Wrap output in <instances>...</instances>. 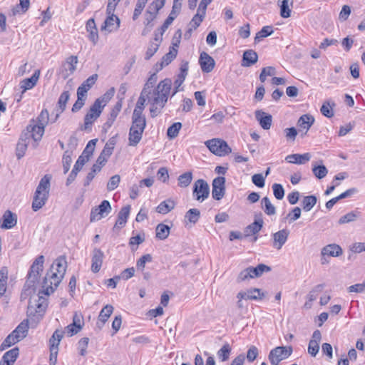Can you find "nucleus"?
<instances>
[{"label": "nucleus", "mask_w": 365, "mask_h": 365, "mask_svg": "<svg viewBox=\"0 0 365 365\" xmlns=\"http://www.w3.org/2000/svg\"><path fill=\"white\" fill-rule=\"evenodd\" d=\"M205 17V14H200L197 11V14L192 17L189 24L190 28L188 29L187 32L191 33L193 29H196L202 22Z\"/></svg>", "instance_id": "obj_42"}, {"label": "nucleus", "mask_w": 365, "mask_h": 365, "mask_svg": "<svg viewBox=\"0 0 365 365\" xmlns=\"http://www.w3.org/2000/svg\"><path fill=\"white\" fill-rule=\"evenodd\" d=\"M148 0H138L137 4L135 5V8L133 15V19L135 21L139 16L141 14L142 11L143 10L145 4H147Z\"/></svg>", "instance_id": "obj_53"}, {"label": "nucleus", "mask_w": 365, "mask_h": 365, "mask_svg": "<svg viewBox=\"0 0 365 365\" xmlns=\"http://www.w3.org/2000/svg\"><path fill=\"white\" fill-rule=\"evenodd\" d=\"M104 257L103 252L100 250H95L93 253V272H98L102 266Z\"/></svg>", "instance_id": "obj_33"}, {"label": "nucleus", "mask_w": 365, "mask_h": 365, "mask_svg": "<svg viewBox=\"0 0 365 365\" xmlns=\"http://www.w3.org/2000/svg\"><path fill=\"white\" fill-rule=\"evenodd\" d=\"M159 43L151 42L145 53V59L149 60L158 50Z\"/></svg>", "instance_id": "obj_59"}, {"label": "nucleus", "mask_w": 365, "mask_h": 365, "mask_svg": "<svg viewBox=\"0 0 365 365\" xmlns=\"http://www.w3.org/2000/svg\"><path fill=\"white\" fill-rule=\"evenodd\" d=\"M67 268V262L64 257H58L51 264L46 272L42 283V292L46 296L50 295L54 292L63 278ZM47 299L42 295L33 296L30 298L27 307L28 316L41 317L47 307Z\"/></svg>", "instance_id": "obj_1"}, {"label": "nucleus", "mask_w": 365, "mask_h": 365, "mask_svg": "<svg viewBox=\"0 0 365 365\" xmlns=\"http://www.w3.org/2000/svg\"><path fill=\"white\" fill-rule=\"evenodd\" d=\"M19 354V350L17 347H15L4 353L1 361L8 362L9 365H14Z\"/></svg>", "instance_id": "obj_36"}, {"label": "nucleus", "mask_w": 365, "mask_h": 365, "mask_svg": "<svg viewBox=\"0 0 365 365\" xmlns=\"http://www.w3.org/2000/svg\"><path fill=\"white\" fill-rule=\"evenodd\" d=\"M157 177L159 180L166 182L169 178L168 169L165 167L160 168L157 173Z\"/></svg>", "instance_id": "obj_64"}, {"label": "nucleus", "mask_w": 365, "mask_h": 365, "mask_svg": "<svg viewBox=\"0 0 365 365\" xmlns=\"http://www.w3.org/2000/svg\"><path fill=\"white\" fill-rule=\"evenodd\" d=\"M146 127L145 118L132 117V125L129 130V145L136 146L142 139L143 133Z\"/></svg>", "instance_id": "obj_5"}, {"label": "nucleus", "mask_w": 365, "mask_h": 365, "mask_svg": "<svg viewBox=\"0 0 365 365\" xmlns=\"http://www.w3.org/2000/svg\"><path fill=\"white\" fill-rule=\"evenodd\" d=\"M301 212V209L299 207H295L289 212L287 218L289 219V222H294L300 217Z\"/></svg>", "instance_id": "obj_61"}, {"label": "nucleus", "mask_w": 365, "mask_h": 365, "mask_svg": "<svg viewBox=\"0 0 365 365\" xmlns=\"http://www.w3.org/2000/svg\"><path fill=\"white\" fill-rule=\"evenodd\" d=\"M113 311V307L111 305H106L101 309L98 316V321L96 323V326L99 329H101L102 327L107 322Z\"/></svg>", "instance_id": "obj_29"}, {"label": "nucleus", "mask_w": 365, "mask_h": 365, "mask_svg": "<svg viewBox=\"0 0 365 365\" xmlns=\"http://www.w3.org/2000/svg\"><path fill=\"white\" fill-rule=\"evenodd\" d=\"M292 346H277L272 349L268 355V359L272 365H279V364L292 354Z\"/></svg>", "instance_id": "obj_6"}, {"label": "nucleus", "mask_w": 365, "mask_h": 365, "mask_svg": "<svg viewBox=\"0 0 365 365\" xmlns=\"http://www.w3.org/2000/svg\"><path fill=\"white\" fill-rule=\"evenodd\" d=\"M361 217V212L358 210L351 211L346 215L341 216L339 220V224L343 225L354 222Z\"/></svg>", "instance_id": "obj_35"}, {"label": "nucleus", "mask_w": 365, "mask_h": 365, "mask_svg": "<svg viewBox=\"0 0 365 365\" xmlns=\"http://www.w3.org/2000/svg\"><path fill=\"white\" fill-rule=\"evenodd\" d=\"M314 122V118L309 114L302 115L297 121V125L302 129L306 130V132L310 128Z\"/></svg>", "instance_id": "obj_34"}, {"label": "nucleus", "mask_w": 365, "mask_h": 365, "mask_svg": "<svg viewBox=\"0 0 365 365\" xmlns=\"http://www.w3.org/2000/svg\"><path fill=\"white\" fill-rule=\"evenodd\" d=\"M182 128V123L180 122L174 123L167 130V135L170 139L176 138Z\"/></svg>", "instance_id": "obj_46"}, {"label": "nucleus", "mask_w": 365, "mask_h": 365, "mask_svg": "<svg viewBox=\"0 0 365 365\" xmlns=\"http://www.w3.org/2000/svg\"><path fill=\"white\" fill-rule=\"evenodd\" d=\"M342 254V249L341 247L336 244H330L322 250V255H327L330 257H338Z\"/></svg>", "instance_id": "obj_32"}, {"label": "nucleus", "mask_w": 365, "mask_h": 365, "mask_svg": "<svg viewBox=\"0 0 365 365\" xmlns=\"http://www.w3.org/2000/svg\"><path fill=\"white\" fill-rule=\"evenodd\" d=\"M112 208L108 200H104L93 210V221H98L107 217L111 212Z\"/></svg>", "instance_id": "obj_14"}, {"label": "nucleus", "mask_w": 365, "mask_h": 365, "mask_svg": "<svg viewBox=\"0 0 365 365\" xmlns=\"http://www.w3.org/2000/svg\"><path fill=\"white\" fill-rule=\"evenodd\" d=\"M89 341L90 339L88 337H83L78 341L77 344V349L78 351V354L81 356H84L87 354L86 349L88 348Z\"/></svg>", "instance_id": "obj_48"}, {"label": "nucleus", "mask_w": 365, "mask_h": 365, "mask_svg": "<svg viewBox=\"0 0 365 365\" xmlns=\"http://www.w3.org/2000/svg\"><path fill=\"white\" fill-rule=\"evenodd\" d=\"M147 91L142 90L140 97L137 101L135 108L133 113V116L134 118H145V117L143 115V111L144 110V106L145 101H148V96L147 94Z\"/></svg>", "instance_id": "obj_18"}, {"label": "nucleus", "mask_w": 365, "mask_h": 365, "mask_svg": "<svg viewBox=\"0 0 365 365\" xmlns=\"http://www.w3.org/2000/svg\"><path fill=\"white\" fill-rule=\"evenodd\" d=\"M289 231L287 229L279 230L272 235L273 247L277 250H280L287 241Z\"/></svg>", "instance_id": "obj_19"}, {"label": "nucleus", "mask_w": 365, "mask_h": 365, "mask_svg": "<svg viewBox=\"0 0 365 365\" xmlns=\"http://www.w3.org/2000/svg\"><path fill=\"white\" fill-rule=\"evenodd\" d=\"M43 262L44 257L43 255H39L35 259L28 274V282L34 284L38 280L40 273L43 271Z\"/></svg>", "instance_id": "obj_11"}, {"label": "nucleus", "mask_w": 365, "mask_h": 365, "mask_svg": "<svg viewBox=\"0 0 365 365\" xmlns=\"http://www.w3.org/2000/svg\"><path fill=\"white\" fill-rule=\"evenodd\" d=\"M259 354V350L255 346H251L247 352L246 358L249 362H253Z\"/></svg>", "instance_id": "obj_58"}, {"label": "nucleus", "mask_w": 365, "mask_h": 365, "mask_svg": "<svg viewBox=\"0 0 365 365\" xmlns=\"http://www.w3.org/2000/svg\"><path fill=\"white\" fill-rule=\"evenodd\" d=\"M273 33V29L271 26H265L256 34L255 42L259 41L262 38L270 36Z\"/></svg>", "instance_id": "obj_47"}, {"label": "nucleus", "mask_w": 365, "mask_h": 365, "mask_svg": "<svg viewBox=\"0 0 365 365\" xmlns=\"http://www.w3.org/2000/svg\"><path fill=\"white\" fill-rule=\"evenodd\" d=\"M317 202V198L314 195H308L305 196L302 201V208L305 212L310 211L313 207L316 205Z\"/></svg>", "instance_id": "obj_40"}, {"label": "nucleus", "mask_w": 365, "mask_h": 365, "mask_svg": "<svg viewBox=\"0 0 365 365\" xmlns=\"http://www.w3.org/2000/svg\"><path fill=\"white\" fill-rule=\"evenodd\" d=\"M321 113L327 118H331L334 115V111L329 103H324L321 107Z\"/></svg>", "instance_id": "obj_63"}, {"label": "nucleus", "mask_w": 365, "mask_h": 365, "mask_svg": "<svg viewBox=\"0 0 365 365\" xmlns=\"http://www.w3.org/2000/svg\"><path fill=\"white\" fill-rule=\"evenodd\" d=\"M157 80H158L157 74L155 73L151 74L150 76L148 78V81H146V83H145L143 90L147 91L148 90L154 88H155L154 86L156 83Z\"/></svg>", "instance_id": "obj_60"}, {"label": "nucleus", "mask_w": 365, "mask_h": 365, "mask_svg": "<svg viewBox=\"0 0 365 365\" xmlns=\"http://www.w3.org/2000/svg\"><path fill=\"white\" fill-rule=\"evenodd\" d=\"M44 128L43 125L38 124H29L26 127V130L23 132L24 134H27V137L29 140L32 138L34 141V147L37 146V142L41 140L43 133Z\"/></svg>", "instance_id": "obj_12"}, {"label": "nucleus", "mask_w": 365, "mask_h": 365, "mask_svg": "<svg viewBox=\"0 0 365 365\" xmlns=\"http://www.w3.org/2000/svg\"><path fill=\"white\" fill-rule=\"evenodd\" d=\"M311 154L306 153L304 154H291L285 158V160L289 163H294L297 165L305 164L311 159Z\"/></svg>", "instance_id": "obj_23"}, {"label": "nucleus", "mask_w": 365, "mask_h": 365, "mask_svg": "<svg viewBox=\"0 0 365 365\" xmlns=\"http://www.w3.org/2000/svg\"><path fill=\"white\" fill-rule=\"evenodd\" d=\"M255 118L260 126L264 130H269L272 123V116L262 110H257L255 112Z\"/></svg>", "instance_id": "obj_20"}, {"label": "nucleus", "mask_w": 365, "mask_h": 365, "mask_svg": "<svg viewBox=\"0 0 365 365\" xmlns=\"http://www.w3.org/2000/svg\"><path fill=\"white\" fill-rule=\"evenodd\" d=\"M120 181V177L119 175L112 176L107 184V190L108 191L114 190L118 187Z\"/></svg>", "instance_id": "obj_54"}, {"label": "nucleus", "mask_w": 365, "mask_h": 365, "mask_svg": "<svg viewBox=\"0 0 365 365\" xmlns=\"http://www.w3.org/2000/svg\"><path fill=\"white\" fill-rule=\"evenodd\" d=\"M280 2V15L282 18H289L291 15V9L289 6V0H279Z\"/></svg>", "instance_id": "obj_49"}, {"label": "nucleus", "mask_w": 365, "mask_h": 365, "mask_svg": "<svg viewBox=\"0 0 365 365\" xmlns=\"http://www.w3.org/2000/svg\"><path fill=\"white\" fill-rule=\"evenodd\" d=\"M78 59L76 56H71L63 62L58 71V75L63 79H66L73 73L76 68Z\"/></svg>", "instance_id": "obj_10"}, {"label": "nucleus", "mask_w": 365, "mask_h": 365, "mask_svg": "<svg viewBox=\"0 0 365 365\" xmlns=\"http://www.w3.org/2000/svg\"><path fill=\"white\" fill-rule=\"evenodd\" d=\"M108 16L101 26V30L108 33L115 31L120 26V19L114 14H107Z\"/></svg>", "instance_id": "obj_16"}, {"label": "nucleus", "mask_w": 365, "mask_h": 365, "mask_svg": "<svg viewBox=\"0 0 365 365\" xmlns=\"http://www.w3.org/2000/svg\"><path fill=\"white\" fill-rule=\"evenodd\" d=\"M51 180L50 175H45L40 180L32 201L31 207L34 212L39 210L46 205L49 197Z\"/></svg>", "instance_id": "obj_3"}, {"label": "nucleus", "mask_w": 365, "mask_h": 365, "mask_svg": "<svg viewBox=\"0 0 365 365\" xmlns=\"http://www.w3.org/2000/svg\"><path fill=\"white\" fill-rule=\"evenodd\" d=\"M63 336V332L62 330L56 329L53 332L52 336L49 339L50 351H52L53 354H55L58 351V345Z\"/></svg>", "instance_id": "obj_28"}, {"label": "nucleus", "mask_w": 365, "mask_h": 365, "mask_svg": "<svg viewBox=\"0 0 365 365\" xmlns=\"http://www.w3.org/2000/svg\"><path fill=\"white\" fill-rule=\"evenodd\" d=\"M273 194L276 199L282 200L284 196V190L281 184L274 183L272 185Z\"/></svg>", "instance_id": "obj_56"}, {"label": "nucleus", "mask_w": 365, "mask_h": 365, "mask_svg": "<svg viewBox=\"0 0 365 365\" xmlns=\"http://www.w3.org/2000/svg\"><path fill=\"white\" fill-rule=\"evenodd\" d=\"M210 152L218 156H225L232 152L231 148L223 140L213 138L205 142Z\"/></svg>", "instance_id": "obj_8"}, {"label": "nucleus", "mask_w": 365, "mask_h": 365, "mask_svg": "<svg viewBox=\"0 0 365 365\" xmlns=\"http://www.w3.org/2000/svg\"><path fill=\"white\" fill-rule=\"evenodd\" d=\"M178 53V50L175 48H173L170 50V51L163 56L162 58V61L160 63V69L164 66L168 65L171 61L176 57Z\"/></svg>", "instance_id": "obj_45"}, {"label": "nucleus", "mask_w": 365, "mask_h": 365, "mask_svg": "<svg viewBox=\"0 0 365 365\" xmlns=\"http://www.w3.org/2000/svg\"><path fill=\"white\" fill-rule=\"evenodd\" d=\"M210 195L208 183L203 179L197 180L193 185L192 195L195 200L203 202Z\"/></svg>", "instance_id": "obj_9"}, {"label": "nucleus", "mask_w": 365, "mask_h": 365, "mask_svg": "<svg viewBox=\"0 0 365 365\" xmlns=\"http://www.w3.org/2000/svg\"><path fill=\"white\" fill-rule=\"evenodd\" d=\"M275 68L272 66H267L262 68L259 75V80L262 83L266 81L267 76H274L275 74Z\"/></svg>", "instance_id": "obj_52"}, {"label": "nucleus", "mask_w": 365, "mask_h": 365, "mask_svg": "<svg viewBox=\"0 0 365 365\" xmlns=\"http://www.w3.org/2000/svg\"><path fill=\"white\" fill-rule=\"evenodd\" d=\"M225 178L217 177L212 181V196L216 200H220L225 193Z\"/></svg>", "instance_id": "obj_13"}, {"label": "nucleus", "mask_w": 365, "mask_h": 365, "mask_svg": "<svg viewBox=\"0 0 365 365\" xmlns=\"http://www.w3.org/2000/svg\"><path fill=\"white\" fill-rule=\"evenodd\" d=\"M69 96L70 94L68 91H64L61 94L58 101L61 113H62L65 110L66 103L69 99Z\"/></svg>", "instance_id": "obj_57"}, {"label": "nucleus", "mask_w": 365, "mask_h": 365, "mask_svg": "<svg viewBox=\"0 0 365 365\" xmlns=\"http://www.w3.org/2000/svg\"><path fill=\"white\" fill-rule=\"evenodd\" d=\"M62 162H63V172H64V173H66L69 170L70 166H71V164L72 162L71 157L68 153L67 151L65 152V153L63 155Z\"/></svg>", "instance_id": "obj_62"}, {"label": "nucleus", "mask_w": 365, "mask_h": 365, "mask_svg": "<svg viewBox=\"0 0 365 365\" xmlns=\"http://www.w3.org/2000/svg\"><path fill=\"white\" fill-rule=\"evenodd\" d=\"M112 154V148L105 147L98 156L96 163L93 165V173L99 172Z\"/></svg>", "instance_id": "obj_21"}, {"label": "nucleus", "mask_w": 365, "mask_h": 365, "mask_svg": "<svg viewBox=\"0 0 365 365\" xmlns=\"http://www.w3.org/2000/svg\"><path fill=\"white\" fill-rule=\"evenodd\" d=\"M27 136V134H24L22 133L16 145V151L18 159L21 158L25 155L27 150L28 145L30 142V140Z\"/></svg>", "instance_id": "obj_27"}, {"label": "nucleus", "mask_w": 365, "mask_h": 365, "mask_svg": "<svg viewBox=\"0 0 365 365\" xmlns=\"http://www.w3.org/2000/svg\"><path fill=\"white\" fill-rule=\"evenodd\" d=\"M192 172H186L180 175L178 178V185L181 187H187L192 182Z\"/></svg>", "instance_id": "obj_44"}, {"label": "nucleus", "mask_w": 365, "mask_h": 365, "mask_svg": "<svg viewBox=\"0 0 365 365\" xmlns=\"http://www.w3.org/2000/svg\"><path fill=\"white\" fill-rule=\"evenodd\" d=\"M199 63L202 72L210 73L213 70L215 61L208 53L203 51L200 53Z\"/></svg>", "instance_id": "obj_17"}, {"label": "nucleus", "mask_w": 365, "mask_h": 365, "mask_svg": "<svg viewBox=\"0 0 365 365\" xmlns=\"http://www.w3.org/2000/svg\"><path fill=\"white\" fill-rule=\"evenodd\" d=\"M17 223L16 215L10 210H6L2 216L1 229L9 230L13 228Z\"/></svg>", "instance_id": "obj_22"}, {"label": "nucleus", "mask_w": 365, "mask_h": 365, "mask_svg": "<svg viewBox=\"0 0 365 365\" xmlns=\"http://www.w3.org/2000/svg\"><path fill=\"white\" fill-rule=\"evenodd\" d=\"M264 225V221L262 217V213L256 214L255 215V220L252 223L247 225L244 230L245 236L249 237L257 234Z\"/></svg>", "instance_id": "obj_15"}, {"label": "nucleus", "mask_w": 365, "mask_h": 365, "mask_svg": "<svg viewBox=\"0 0 365 365\" xmlns=\"http://www.w3.org/2000/svg\"><path fill=\"white\" fill-rule=\"evenodd\" d=\"M39 76L40 71L36 70L31 78L22 80L20 82V87L23 90V93L33 88L36 85Z\"/></svg>", "instance_id": "obj_24"}, {"label": "nucleus", "mask_w": 365, "mask_h": 365, "mask_svg": "<svg viewBox=\"0 0 365 365\" xmlns=\"http://www.w3.org/2000/svg\"><path fill=\"white\" fill-rule=\"evenodd\" d=\"M249 270L253 279L262 276L264 272L271 271V267L264 264H259L256 267H249Z\"/></svg>", "instance_id": "obj_38"}, {"label": "nucleus", "mask_w": 365, "mask_h": 365, "mask_svg": "<svg viewBox=\"0 0 365 365\" xmlns=\"http://www.w3.org/2000/svg\"><path fill=\"white\" fill-rule=\"evenodd\" d=\"M172 88V81L165 78L160 81L156 87L147 91L148 103L150 106V113L152 118L158 116L162 111L168 100Z\"/></svg>", "instance_id": "obj_2"}, {"label": "nucleus", "mask_w": 365, "mask_h": 365, "mask_svg": "<svg viewBox=\"0 0 365 365\" xmlns=\"http://www.w3.org/2000/svg\"><path fill=\"white\" fill-rule=\"evenodd\" d=\"M29 331L28 320L22 321L16 329L9 334L1 344V350H4L24 339Z\"/></svg>", "instance_id": "obj_4"}, {"label": "nucleus", "mask_w": 365, "mask_h": 365, "mask_svg": "<svg viewBox=\"0 0 365 365\" xmlns=\"http://www.w3.org/2000/svg\"><path fill=\"white\" fill-rule=\"evenodd\" d=\"M170 227L163 223L157 225L155 229L156 237L160 240H164L168 238L170 234Z\"/></svg>", "instance_id": "obj_39"}, {"label": "nucleus", "mask_w": 365, "mask_h": 365, "mask_svg": "<svg viewBox=\"0 0 365 365\" xmlns=\"http://www.w3.org/2000/svg\"><path fill=\"white\" fill-rule=\"evenodd\" d=\"M231 348L229 344H224L222 348L217 351V356L222 361H225L229 359Z\"/></svg>", "instance_id": "obj_50"}, {"label": "nucleus", "mask_w": 365, "mask_h": 365, "mask_svg": "<svg viewBox=\"0 0 365 365\" xmlns=\"http://www.w3.org/2000/svg\"><path fill=\"white\" fill-rule=\"evenodd\" d=\"M91 87V76L88 77L87 80L78 87L77 90V96L81 98H85L88 91Z\"/></svg>", "instance_id": "obj_43"}, {"label": "nucleus", "mask_w": 365, "mask_h": 365, "mask_svg": "<svg viewBox=\"0 0 365 365\" xmlns=\"http://www.w3.org/2000/svg\"><path fill=\"white\" fill-rule=\"evenodd\" d=\"M262 207L264 210V212L267 215H274L276 213V208L272 204L270 200L267 197H264L261 200Z\"/></svg>", "instance_id": "obj_41"}, {"label": "nucleus", "mask_w": 365, "mask_h": 365, "mask_svg": "<svg viewBox=\"0 0 365 365\" xmlns=\"http://www.w3.org/2000/svg\"><path fill=\"white\" fill-rule=\"evenodd\" d=\"M312 172L316 178L322 179L327 175L328 170L324 165H314L312 168Z\"/></svg>", "instance_id": "obj_51"}, {"label": "nucleus", "mask_w": 365, "mask_h": 365, "mask_svg": "<svg viewBox=\"0 0 365 365\" xmlns=\"http://www.w3.org/2000/svg\"><path fill=\"white\" fill-rule=\"evenodd\" d=\"M175 202L171 199L168 198L163 202H161L158 207H156V212L165 215L173 210L175 207Z\"/></svg>", "instance_id": "obj_31"}, {"label": "nucleus", "mask_w": 365, "mask_h": 365, "mask_svg": "<svg viewBox=\"0 0 365 365\" xmlns=\"http://www.w3.org/2000/svg\"><path fill=\"white\" fill-rule=\"evenodd\" d=\"M130 207L129 205L123 207L118 214L116 222L114 225L115 228L120 229L123 227L128 220L130 214Z\"/></svg>", "instance_id": "obj_26"}, {"label": "nucleus", "mask_w": 365, "mask_h": 365, "mask_svg": "<svg viewBox=\"0 0 365 365\" xmlns=\"http://www.w3.org/2000/svg\"><path fill=\"white\" fill-rule=\"evenodd\" d=\"M114 93V88H111L94 101L93 103V122L100 117L103 108L113 98Z\"/></svg>", "instance_id": "obj_7"}, {"label": "nucleus", "mask_w": 365, "mask_h": 365, "mask_svg": "<svg viewBox=\"0 0 365 365\" xmlns=\"http://www.w3.org/2000/svg\"><path fill=\"white\" fill-rule=\"evenodd\" d=\"M200 212L197 208L190 209L185 215V222L186 224L188 222L195 224L200 219Z\"/></svg>", "instance_id": "obj_37"}, {"label": "nucleus", "mask_w": 365, "mask_h": 365, "mask_svg": "<svg viewBox=\"0 0 365 365\" xmlns=\"http://www.w3.org/2000/svg\"><path fill=\"white\" fill-rule=\"evenodd\" d=\"M257 60L258 55L255 51L252 49L247 50L243 53L242 65L243 66L250 67L255 64Z\"/></svg>", "instance_id": "obj_30"}, {"label": "nucleus", "mask_w": 365, "mask_h": 365, "mask_svg": "<svg viewBox=\"0 0 365 365\" xmlns=\"http://www.w3.org/2000/svg\"><path fill=\"white\" fill-rule=\"evenodd\" d=\"M81 330V329H80L78 326L71 323L66 327L64 330L62 331L63 332V335L66 334L68 336H72L78 334Z\"/></svg>", "instance_id": "obj_55"}, {"label": "nucleus", "mask_w": 365, "mask_h": 365, "mask_svg": "<svg viewBox=\"0 0 365 365\" xmlns=\"http://www.w3.org/2000/svg\"><path fill=\"white\" fill-rule=\"evenodd\" d=\"M91 155V140H89L87 143V145L82 153V154L78 157L77 161L76 162L74 166L77 168L79 170H81L83 166L87 163L90 156Z\"/></svg>", "instance_id": "obj_25"}]
</instances>
